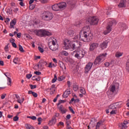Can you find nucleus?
Listing matches in <instances>:
<instances>
[{
	"mask_svg": "<svg viewBox=\"0 0 129 129\" xmlns=\"http://www.w3.org/2000/svg\"><path fill=\"white\" fill-rule=\"evenodd\" d=\"M17 102L18 103H20V104H22V100H21V99H18V100H17Z\"/></svg>",
	"mask_w": 129,
	"mask_h": 129,
	"instance_id": "nucleus-64",
	"label": "nucleus"
},
{
	"mask_svg": "<svg viewBox=\"0 0 129 129\" xmlns=\"http://www.w3.org/2000/svg\"><path fill=\"white\" fill-rule=\"evenodd\" d=\"M30 87L31 89H35V88H37V85H30Z\"/></svg>",
	"mask_w": 129,
	"mask_h": 129,
	"instance_id": "nucleus-43",
	"label": "nucleus"
},
{
	"mask_svg": "<svg viewBox=\"0 0 129 129\" xmlns=\"http://www.w3.org/2000/svg\"><path fill=\"white\" fill-rule=\"evenodd\" d=\"M48 47L51 51H56V50H58L59 48L58 44H56V43L48 45Z\"/></svg>",
	"mask_w": 129,
	"mask_h": 129,
	"instance_id": "nucleus-14",
	"label": "nucleus"
},
{
	"mask_svg": "<svg viewBox=\"0 0 129 129\" xmlns=\"http://www.w3.org/2000/svg\"><path fill=\"white\" fill-rule=\"evenodd\" d=\"M109 23L107 24V26L106 28V30L103 32L104 35H107V34H109L111 32V30L112 29V27L113 25H116L117 22L116 21L113 19H108Z\"/></svg>",
	"mask_w": 129,
	"mask_h": 129,
	"instance_id": "nucleus-1",
	"label": "nucleus"
},
{
	"mask_svg": "<svg viewBox=\"0 0 129 129\" xmlns=\"http://www.w3.org/2000/svg\"><path fill=\"white\" fill-rule=\"evenodd\" d=\"M34 74H36V75H41V72L36 71V72H34Z\"/></svg>",
	"mask_w": 129,
	"mask_h": 129,
	"instance_id": "nucleus-57",
	"label": "nucleus"
},
{
	"mask_svg": "<svg viewBox=\"0 0 129 129\" xmlns=\"http://www.w3.org/2000/svg\"><path fill=\"white\" fill-rule=\"evenodd\" d=\"M54 18V15L49 11L44 12L42 15V19L44 21H51Z\"/></svg>",
	"mask_w": 129,
	"mask_h": 129,
	"instance_id": "nucleus-3",
	"label": "nucleus"
},
{
	"mask_svg": "<svg viewBox=\"0 0 129 129\" xmlns=\"http://www.w3.org/2000/svg\"><path fill=\"white\" fill-rule=\"evenodd\" d=\"M76 53L75 57L79 60H80V59H82V58L84 57V55H85V51L84 50H77L76 51Z\"/></svg>",
	"mask_w": 129,
	"mask_h": 129,
	"instance_id": "nucleus-6",
	"label": "nucleus"
},
{
	"mask_svg": "<svg viewBox=\"0 0 129 129\" xmlns=\"http://www.w3.org/2000/svg\"><path fill=\"white\" fill-rule=\"evenodd\" d=\"M117 107H120V106L119 105V103H115L112 104L109 106V110L116 109Z\"/></svg>",
	"mask_w": 129,
	"mask_h": 129,
	"instance_id": "nucleus-12",
	"label": "nucleus"
},
{
	"mask_svg": "<svg viewBox=\"0 0 129 129\" xmlns=\"http://www.w3.org/2000/svg\"><path fill=\"white\" fill-rule=\"evenodd\" d=\"M63 49L64 50H68V49H70L71 46H72V43L70 44V40L68 39L64 40L63 42Z\"/></svg>",
	"mask_w": 129,
	"mask_h": 129,
	"instance_id": "nucleus-9",
	"label": "nucleus"
},
{
	"mask_svg": "<svg viewBox=\"0 0 129 129\" xmlns=\"http://www.w3.org/2000/svg\"><path fill=\"white\" fill-rule=\"evenodd\" d=\"M110 91L111 92H112V93H113V92H114V91H115V85H112L110 86Z\"/></svg>",
	"mask_w": 129,
	"mask_h": 129,
	"instance_id": "nucleus-29",
	"label": "nucleus"
},
{
	"mask_svg": "<svg viewBox=\"0 0 129 129\" xmlns=\"http://www.w3.org/2000/svg\"><path fill=\"white\" fill-rule=\"evenodd\" d=\"M52 9L53 10V11H59V4H55L54 5L52 6Z\"/></svg>",
	"mask_w": 129,
	"mask_h": 129,
	"instance_id": "nucleus-26",
	"label": "nucleus"
},
{
	"mask_svg": "<svg viewBox=\"0 0 129 129\" xmlns=\"http://www.w3.org/2000/svg\"><path fill=\"white\" fill-rule=\"evenodd\" d=\"M83 31H85L86 35H87V41H91L93 38V35L90 31L89 26H86L83 28Z\"/></svg>",
	"mask_w": 129,
	"mask_h": 129,
	"instance_id": "nucleus-4",
	"label": "nucleus"
},
{
	"mask_svg": "<svg viewBox=\"0 0 129 129\" xmlns=\"http://www.w3.org/2000/svg\"><path fill=\"white\" fill-rule=\"evenodd\" d=\"M36 76H33L32 77V80H36V81H40V79H37V78H36Z\"/></svg>",
	"mask_w": 129,
	"mask_h": 129,
	"instance_id": "nucleus-52",
	"label": "nucleus"
},
{
	"mask_svg": "<svg viewBox=\"0 0 129 129\" xmlns=\"http://www.w3.org/2000/svg\"><path fill=\"white\" fill-rule=\"evenodd\" d=\"M61 55H63V56H68V52L66 51H63L61 52Z\"/></svg>",
	"mask_w": 129,
	"mask_h": 129,
	"instance_id": "nucleus-42",
	"label": "nucleus"
},
{
	"mask_svg": "<svg viewBox=\"0 0 129 129\" xmlns=\"http://www.w3.org/2000/svg\"><path fill=\"white\" fill-rule=\"evenodd\" d=\"M19 60V58L16 57L13 59V62L15 64H18V60Z\"/></svg>",
	"mask_w": 129,
	"mask_h": 129,
	"instance_id": "nucleus-41",
	"label": "nucleus"
},
{
	"mask_svg": "<svg viewBox=\"0 0 129 129\" xmlns=\"http://www.w3.org/2000/svg\"><path fill=\"white\" fill-rule=\"evenodd\" d=\"M28 94H32L34 97H38V94L35 92H33L32 91H29Z\"/></svg>",
	"mask_w": 129,
	"mask_h": 129,
	"instance_id": "nucleus-28",
	"label": "nucleus"
},
{
	"mask_svg": "<svg viewBox=\"0 0 129 129\" xmlns=\"http://www.w3.org/2000/svg\"><path fill=\"white\" fill-rule=\"evenodd\" d=\"M48 63L47 62L44 60H41L39 61L37 64V67L38 68H41V67H43V66H46Z\"/></svg>",
	"mask_w": 129,
	"mask_h": 129,
	"instance_id": "nucleus-15",
	"label": "nucleus"
},
{
	"mask_svg": "<svg viewBox=\"0 0 129 129\" xmlns=\"http://www.w3.org/2000/svg\"><path fill=\"white\" fill-rule=\"evenodd\" d=\"M89 22L91 25H97L98 19L96 17H91L89 19Z\"/></svg>",
	"mask_w": 129,
	"mask_h": 129,
	"instance_id": "nucleus-10",
	"label": "nucleus"
},
{
	"mask_svg": "<svg viewBox=\"0 0 129 129\" xmlns=\"http://www.w3.org/2000/svg\"><path fill=\"white\" fill-rule=\"evenodd\" d=\"M129 121L124 120L122 123L120 124V129H126L127 125H128Z\"/></svg>",
	"mask_w": 129,
	"mask_h": 129,
	"instance_id": "nucleus-16",
	"label": "nucleus"
},
{
	"mask_svg": "<svg viewBox=\"0 0 129 129\" xmlns=\"http://www.w3.org/2000/svg\"><path fill=\"white\" fill-rule=\"evenodd\" d=\"M110 114H116V109L112 110L110 112Z\"/></svg>",
	"mask_w": 129,
	"mask_h": 129,
	"instance_id": "nucleus-40",
	"label": "nucleus"
},
{
	"mask_svg": "<svg viewBox=\"0 0 129 129\" xmlns=\"http://www.w3.org/2000/svg\"><path fill=\"white\" fill-rule=\"evenodd\" d=\"M66 101H65V100H59L58 101L57 105H60V104H61V103H64V102H66Z\"/></svg>",
	"mask_w": 129,
	"mask_h": 129,
	"instance_id": "nucleus-48",
	"label": "nucleus"
},
{
	"mask_svg": "<svg viewBox=\"0 0 129 129\" xmlns=\"http://www.w3.org/2000/svg\"><path fill=\"white\" fill-rule=\"evenodd\" d=\"M19 47L20 52H22V53L24 52V48H23V46H22V45H19Z\"/></svg>",
	"mask_w": 129,
	"mask_h": 129,
	"instance_id": "nucleus-38",
	"label": "nucleus"
},
{
	"mask_svg": "<svg viewBox=\"0 0 129 129\" xmlns=\"http://www.w3.org/2000/svg\"><path fill=\"white\" fill-rule=\"evenodd\" d=\"M120 26H121V29L122 30H126L127 29V26H126V25L124 23H120Z\"/></svg>",
	"mask_w": 129,
	"mask_h": 129,
	"instance_id": "nucleus-27",
	"label": "nucleus"
},
{
	"mask_svg": "<svg viewBox=\"0 0 129 129\" xmlns=\"http://www.w3.org/2000/svg\"><path fill=\"white\" fill-rule=\"evenodd\" d=\"M58 125H62V126H64V122H62V121H60L58 123Z\"/></svg>",
	"mask_w": 129,
	"mask_h": 129,
	"instance_id": "nucleus-59",
	"label": "nucleus"
},
{
	"mask_svg": "<svg viewBox=\"0 0 129 129\" xmlns=\"http://www.w3.org/2000/svg\"><path fill=\"white\" fill-rule=\"evenodd\" d=\"M32 77V74H27L26 75V78H27L28 79H30V78H31Z\"/></svg>",
	"mask_w": 129,
	"mask_h": 129,
	"instance_id": "nucleus-54",
	"label": "nucleus"
},
{
	"mask_svg": "<svg viewBox=\"0 0 129 129\" xmlns=\"http://www.w3.org/2000/svg\"><path fill=\"white\" fill-rule=\"evenodd\" d=\"M73 90L74 91H77V90H78V85L74 84L73 85Z\"/></svg>",
	"mask_w": 129,
	"mask_h": 129,
	"instance_id": "nucleus-35",
	"label": "nucleus"
},
{
	"mask_svg": "<svg viewBox=\"0 0 129 129\" xmlns=\"http://www.w3.org/2000/svg\"><path fill=\"white\" fill-rule=\"evenodd\" d=\"M57 122V119H56V116H53L51 119L49 120L48 124L49 125H53V124H55Z\"/></svg>",
	"mask_w": 129,
	"mask_h": 129,
	"instance_id": "nucleus-18",
	"label": "nucleus"
},
{
	"mask_svg": "<svg viewBox=\"0 0 129 129\" xmlns=\"http://www.w3.org/2000/svg\"><path fill=\"white\" fill-rule=\"evenodd\" d=\"M81 47V44L79 41H75L72 42L71 48L75 50V49H78Z\"/></svg>",
	"mask_w": 129,
	"mask_h": 129,
	"instance_id": "nucleus-8",
	"label": "nucleus"
},
{
	"mask_svg": "<svg viewBox=\"0 0 129 129\" xmlns=\"http://www.w3.org/2000/svg\"><path fill=\"white\" fill-rule=\"evenodd\" d=\"M19 5L21 6V7H24V6H25V4H24V3H23V1H20Z\"/></svg>",
	"mask_w": 129,
	"mask_h": 129,
	"instance_id": "nucleus-60",
	"label": "nucleus"
},
{
	"mask_svg": "<svg viewBox=\"0 0 129 129\" xmlns=\"http://www.w3.org/2000/svg\"><path fill=\"white\" fill-rule=\"evenodd\" d=\"M17 24V19H14L13 20L11 21L10 22V29H15V25Z\"/></svg>",
	"mask_w": 129,
	"mask_h": 129,
	"instance_id": "nucleus-20",
	"label": "nucleus"
},
{
	"mask_svg": "<svg viewBox=\"0 0 129 129\" xmlns=\"http://www.w3.org/2000/svg\"><path fill=\"white\" fill-rule=\"evenodd\" d=\"M25 127L27 129H35V128L33 126L31 125L30 124H26Z\"/></svg>",
	"mask_w": 129,
	"mask_h": 129,
	"instance_id": "nucleus-32",
	"label": "nucleus"
},
{
	"mask_svg": "<svg viewBox=\"0 0 129 129\" xmlns=\"http://www.w3.org/2000/svg\"><path fill=\"white\" fill-rule=\"evenodd\" d=\"M13 120L14 121H18L19 120V117L18 116H16L13 118Z\"/></svg>",
	"mask_w": 129,
	"mask_h": 129,
	"instance_id": "nucleus-50",
	"label": "nucleus"
},
{
	"mask_svg": "<svg viewBox=\"0 0 129 129\" xmlns=\"http://www.w3.org/2000/svg\"><path fill=\"white\" fill-rule=\"evenodd\" d=\"M107 55V53H103L99 55L95 60L94 62L95 65H99L102 62H103L105 60V57Z\"/></svg>",
	"mask_w": 129,
	"mask_h": 129,
	"instance_id": "nucleus-5",
	"label": "nucleus"
},
{
	"mask_svg": "<svg viewBox=\"0 0 129 129\" xmlns=\"http://www.w3.org/2000/svg\"><path fill=\"white\" fill-rule=\"evenodd\" d=\"M100 47L103 50V49H105L107 47V43L106 42L104 41L100 44Z\"/></svg>",
	"mask_w": 129,
	"mask_h": 129,
	"instance_id": "nucleus-24",
	"label": "nucleus"
},
{
	"mask_svg": "<svg viewBox=\"0 0 129 129\" xmlns=\"http://www.w3.org/2000/svg\"><path fill=\"white\" fill-rule=\"evenodd\" d=\"M55 86V85L53 84L50 87V94H51V95H52V94H54L55 93V91H56V87Z\"/></svg>",
	"mask_w": 129,
	"mask_h": 129,
	"instance_id": "nucleus-21",
	"label": "nucleus"
},
{
	"mask_svg": "<svg viewBox=\"0 0 129 129\" xmlns=\"http://www.w3.org/2000/svg\"><path fill=\"white\" fill-rule=\"evenodd\" d=\"M60 68L62 69V70H66V67L64 64H62L61 66H60Z\"/></svg>",
	"mask_w": 129,
	"mask_h": 129,
	"instance_id": "nucleus-49",
	"label": "nucleus"
},
{
	"mask_svg": "<svg viewBox=\"0 0 129 129\" xmlns=\"http://www.w3.org/2000/svg\"><path fill=\"white\" fill-rule=\"evenodd\" d=\"M98 43H91L89 44V51H94L96 48L98 47Z\"/></svg>",
	"mask_w": 129,
	"mask_h": 129,
	"instance_id": "nucleus-13",
	"label": "nucleus"
},
{
	"mask_svg": "<svg viewBox=\"0 0 129 129\" xmlns=\"http://www.w3.org/2000/svg\"><path fill=\"white\" fill-rule=\"evenodd\" d=\"M69 109L70 110L71 112L73 113V114H75V112L71 107H69Z\"/></svg>",
	"mask_w": 129,
	"mask_h": 129,
	"instance_id": "nucleus-47",
	"label": "nucleus"
},
{
	"mask_svg": "<svg viewBox=\"0 0 129 129\" xmlns=\"http://www.w3.org/2000/svg\"><path fill=\"white\" fill-rule=\"evenodd\" d=\"M80 91L81 92V93H82V94H85L86 93V91H85V89L82 88V89H81L80 90Z\"/></svg>",
	"mask_w": 129,
	"mask_h": 129,
	"instance_id": "nucleus-36",
	"label": "nucleus"
},
{
	"mask_svg": "<svg viewBox=\"0 0 129 129\" xmlns=\"http://www.w3.org/2000/svg\"><path fill=\"white\" fill-rule=\"evenodd\" d=\"M13 12H14V13H17V12H19V8H14Z\"/></svg>",
	"mask_w": 129,
	"mask_h": 129,
	"instance_id": "nucleus-56",
	"label": "nucleus"
},
{
	"mask_svg": "<svg viewBox=\"0 0 129 129\" xmlns=\"http://www.w3.org/2000/svg\"><path fill=\"white\" fill-rule=\"evenodd\" d=\"M38 49L40 53H43V52H44V49L41 47L38 46Z\"/></svg>",
	"mask_w": 129,
	"mask_h": 129,
	"instance_id": "nucleus-45",
	"label": "nucleus"
},
{
	"mask_svg": "<svg viewBox=\"0 0 129 129\" xmlns=\"http://www.w3.org/2000/svg\"><path fill=\"white\" fill-rule=\"evenodd\" d=\"M59 109L62 114L66 113V112L67 111V110H66V109H65L62 105H60L59 107Z\"/></svg>",
	"mask_w": 129,
	"mask_h": 129,
	"instance_id": "nucleus-25",
	"label": "nucleus"
},
{
	"mask_svg": "<svg viewBox=\"0 0 129 129\" xmlns=\"http://www.w3.org/2000/svg\"><path fill=\"white\" fill-rule=\"evenodd\" d=\"M34 33L36 35V36H38V37H46V36H51L52 35V33H51L49 31H47L43 29L34 30Z\"/></svg>",
	"mask_w": 129,
	"mask_h": 129,
	"instance_id": "nucleus-2",
	"label": "nucleus"
},
{
	"mask_svg": "<svg viewBox=\"0 0 129 129\" xmlns=\"http://www.w3.org/2000/svg\"><path fill=\"white\" fill-rule=\"evenodd\" d=\"M65 77L63 76H60L57 78L58 81H62V80H64L65 79Z\"/></svg>",
	"mask_w": 129,
	"mask_h": 129,
	"instance_id": "nucleus-37",
	"label": "nucleus"
},
{
	"mask_svg": "<svg viewBox=\"0 0 129 129\" xmlns=\"http://www.w3.org/2000/svg\"><path fill=\"white\" fill-rule=\"evenodd\" d=\"M67 7V4L65 2H62L58 4V7L59 10L63 11V10H65L66 7Z\"/></svg>",
	"mask_w": 129,
	"mask_h": 129,
	"instance_id": "nucleus-17",
	"label": "nucleus"
},
{
	"mask_svg": "<svg viewBox=\"0 0 129 129\" xmlns=\"http://www.w3.org/2000/svg\"><path fill=\"white\" fill-rule=\"evenodd\" d=\"M35 6L33 4H30V6H29V9L30 10H34V9H35Z\"/></svg>",
	"mask_w": 129,
	"mask_h": 129,
	"instance_id": "nucleus-39",
	"label": "nucleus"
},
{
	"mask_svg": "<svg viewBox=\"0 0 129 129\" xmlns=\"http://www.w3.org/2000/svg\"><path fill=\"white\" fill-rule=\"evenodd\" d=\"M71 93V92L69 90H67L62 95V97L66 98V97H68L69 94Z\"/></svg>",
	"mask_w": 129,
	"mask_h": 129,
	"instance_id": "nucleus-23",
	"label": "nucleus"
},
{
	"mask_svg": "<svg viewBox=\"0 0 129 129\" xmlns=\"http://www.w3.org/2000/svg\"><path fill=\"white\" fill-rule=\"evenodd\" d=\"M7 96V94H3L2 96H1V98L2 99H5V98H6V96Z\"/></svg>",
	"mask_w": 129,
	"mask_h": 129,
	"instance_id": "nucleus-55",
	"label": "nucleus"
},
{
	"mask_svg": "<svg viewBox=\"0 0 129 129\" xmlns=\"http://www.w3.org/2000/svg\"><path fill=\"white\" fill-rule=\"evenodd\" d=\"M56 81H57V75H56V74H55L54 75L53 79L51 81V82H52V83H55V82H56Z\"/></svg>",
	"mask_w": 129,
	"mask_h": 129,
	"instance_id": "nucleus-34",
	"label": "nucleus"
},
{
	"mask_svg": "<svg viewBox=\"0 0 129 129\" xmlns=\"http://www.w3.org/2000/svg\"><path fill=\"white\" fill-rule=\"evenodd\" d=\"M53 66H55V64L52 63V62H50L49 65H48V67L49 68H52L53 67Z\"/></svg>",
	"mask_w": 129,
	"mask_h": 129,
	"instance_id": "nucleus-53",
	"label": "nucleus"
},
{
	"mask_svg": "<svg viewBox=\"0 0 129 129\" xmlns=\"http://www.w3.org/2000/svg\"><path fill=\"white\" fill-rule=\"evenodd\" d=\"M104 65L106 67H108V66H109V62H106L105 63H104Z\"/></svg>",
	"mask_w": 129,
	"mask_h": 129,
	"instance_id": "nucleus-62",
	"label": "nucleus"
},
{
	"mask_svg": "<svg viewBox=\"0 0 129 129\" xmlns=\"http://www.w3.org/2000/svg\"><path fill=\"white\" fill-rule=\"evenodd\" d=\"M92 66H93V63L91 62H88L86 67H85V73L87 74L89 71H90V69L92 68Z\"/></svg>",
	"mask_w": 129,
	"mask_h": 129,
	"instance_id": "nucleus-11",
	"label": "nucleus"
},
{
	"mask_svg": "<svg viewBox=\"0 0 129 129\" xmlns=\"http://www.w3.org/2000/svg\"><path fill=\"white\" fill-rule=\"evenodd\" d=\"M4 50L5 52H9V44H8L5 47Z\"/></svg>",
	"mask_w": 129,
	"mask_h": 129,
	"instance_id": "nucleus-44",
	"label": "nucleus"
},
{
	"mask_svg": "<svg viewBox=\"0 0 129 129\" xmlns=\"http://www.w3.org/2000/svg\"><path fill=\"white\" fill-rule=\"evenodd\" d=\"M66 118L67 119H69L70 118H71V115L68 114L67 115Z\"/></svg>",
	"mask_w": 129,
	"mask_h": 129,
	"instance_id": "nucleus-63",
	"label": "nucleus"
},
{
	"mask_svg": "<svg viewBox=\"0 0 129 129\" xmlns=\"http://www.w3.org/2000/svg\"><path fill=\"white\" fill-rule=\"evenodd\" d=\"M57 42V40L56 39L53 38V37H50L48 39V45H54V44H56Z\"/></svg>",
	"mask_w": 129,
	"mask_h": 129,
	"instance_id": "nucleus-19",
	"label": "nucleus"
},
{
	"mask_svg": "<svg viewBox=\"0 0 129 129\" xmlns=\"http://www.w3.org/2000/svg\"><path fill=\"white\" fill-rule=\"evenodd\" d=\"M122 54H123V53L117 52L115 54V57H116V58H119V57H121V56H122Z\"/></svg>",
	"mask_w": 129,
	"mask_h": 129,
	"instance_id": "nucleus-33",
	"label": "nucleus"
},
{
	"mask_svg": "<svg viewBox=\"0 0 129 129\" xmlns=\"http://www.w3.org/2000/svg\"><path fill=\"white\" fill-rule=\"evenodd\" d=\"M80 40L83 42H87V34L85 33V30L81 31L80 33Z\"/></svg>",
	"mask_w": 129,
	"mask_h": 129,
	"instance_id": "nucleus-7",
	"label": "nucleus"
},
{
	"mask_svg": "<svg viewBox=\"0 0 129 129\" xmlns=\"http://www.w3.org/2000/svg\"><path fill=\"white\" fill-rule=\"evenodd\" d=\"M39 2H40L41 4H47L48 0H39Z\"/></svg>",
	"mask_w": 129,
	"mask_h": 129,
	"instance_id": "nucleus-46",
	"label": "nucleus"
},
{
	"mask_svg": "<svg viewBox=\"0 0 129 129\" xmlns=\"http://www.w3.org/2000/svg\"><path fill=\"white\" fill-rule=\"evenodd\" d=\"M120 8H124V0H121L120 4L118 5Z\"/></svg>",
	"mask_w": 129,
	"mask_h": 129,
	"instance_id": "nucleus-30",
	"label": "nucleus"
},
{
	"mask_svg": "<svg viewBox=\"0 0 129 129\" xmlns=\"http://www.w3.org/2000/svg\"><path fill=\"white\" fill-rule=\"evenodd\" d=\"M5 76H6V77H7L8 78V85H11V83H12V79L10 78V77H9V76H10V73H6L5 74H4Z\"/></svg>",
	"mask_w": 129,
	"mask_h": 129,
	"instance_id": "nucleus-22",
	"label": "nucleus"
},
{
	"mask_svg": "<svg viewBox=\"0 0 129 129\" xmlns=\"http://www.w3.org/2000/svg\"><path fill=\"white\" fill-rule=\"evenodd\" d=\"M17 38H21V36H22V33L21 32L18 33L17 34Z\"/></svg>",
	"mask_w": 129,
	"mask_h": 129,
	"instance_id": "nucleus-58",
	"label": "nucleus"
},
{
	"mask_svg": "<svg viewBox=\"0 0 129 129\" xmlns=\"http://www.w3.org/2000/svg\"><path fill=\"white\" fill-rule=\"evenodd\" d=\"M101 124H102V121H100L98 122L96 125V129H99V127H100Z\"/></svg>",
	"mask_w": 129,
	"mask_h": 129,
	"instance_id": "nucleus-31",
	"label": "nucleus"
},
{
	"mask_svg": "<svg viewBox=\"0 0 129 129\" xmlns=\"http://www.w3.org/2000/svg\"><path fill=\"white\" fill-rule=\"evenodd\" d=\"M74 33V31H73V30H70L68 31V34H69V35L71 36V35H73Z\"/></svg>",
	"mask_w": 129,
	"mask_h": 129,
	"instance_id": "nucleus-51",
	"label": "nucleus"
},
{
	"mask_svg": "<svg viewBox=\"0 0 129 129\" xmlns=\"http://www.w3.org/2000/svg\"><path fill=\"white\" fill-rule=\"evenodd\" d=\"M12 44V46H13V47H14V48H17V44H16V43L13 42Z\"/></svg>",
	"mask_w": 129,
	"mask_h": 129,
	"instance_id": "nucleus-61",
	"label": "nucleus"
}]
</instances>
